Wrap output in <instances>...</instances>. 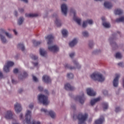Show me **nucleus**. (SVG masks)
<instances>
[{
	"label": "nucleus",
	"instance_id": "obj_23",
	"mask_svg": "<svg viewBox=\"0 0 124 124\" xmlns=\"http://www.w3.org/2000/svg\"><path fill=\"white\" fill-rule=\"evenodd\" d=\"M123 10L120 9H117L114 11V14H115V15H121V14H123Z\"/></svg>",
	"mask_w": 124,
	"mask_h": 124
},
{
	"label": "nucleus",
	"instance_id": "obj_52",
	"mask_svg": "<svg viewBox=\"0 0 124 124\" xmlns=\"http://www.w3.org/2000/svg\"><path fill=\"white\" fill-rule=\"evenodd\" d=\"M118 65H119V66H121V67H124V63L123 62H120L118 63Z\"/></svg>",
	"mask_w": 124,
	"mask_h": 124
},
{
	"label": "nucleus",
	"instance_id": "obj_45",
	"mask_svg": "<svg viewBox=\"0 0 124 124\" xmlns=\"http://www.w3.org/2000/svg\"><path fill=\"white\" fill-rule=\"evenodd\" d=\"M5 32H6V31H5L3 29L0 30V34H2V35L3 34H5Z\"/></svg>",
	"mask_w": 124,
	"mask_h": 124
},
{
	"label": "nucleus",
	"instance_id": "obj_4",
	"mask_svg": "<svg viewBox=\"0 0 124 124\" xmlns=\"http://www.w3.org/2000/svg\"><path fill=\"white\" fill-rule=\"evenodd\" d=\"M31 111L27 110V112L25 114V120L26 121V124H31Z\"/></svg>",
	"mask_w": 124,
	"mask_h": 124
},
{
	"label": "nucleus",
	"instance_id": "obj_7",
	"mask_svg": "<svg viewBox=\"0 0 124 124\" xmlns=\"http://www.w3.org/2000/svg\"><path fill=\"white\" fill-rule=\"evenodd\" d=\"M5 118L7 120H11L13 118V113L11 110H7L5 114Z\"/></svg>",
	"mask_w": 124,
	"mask_h": 124
},
{
	"label": "nucleus",
	"instance_id": "obj_5",
	"mask_svg": "<svg viewBox=\"0 0 124 124\" xmlns=\"http://www.w3.org/2000/svg\"><path fill=\"white\" fill-rule=\"evenodd\" d=\"M75 100H78L81 104H83L84 102H85V100H86V98L84 96V93H82L81 96H77L75 97Z\"/></svg>",
	"mask_w": 124,
	"mask_h": 124
},
{
	"label": "nucleus",
	"instance_id": "obj_64",
	"mask_svg": "<svg viewBox=\"0 0 124 124\" xmlns=\"http://www.w3.org/2000/svg\"><path fill=\"white\" fill-rule=\"evenodd\" d=\"M71 108H72V109H76V107L74 105L71 106Z\"/></svg>",
	"mask_w": 124,
	"mask_h": 124
},
{
	"label": "nucleus",
	"instance_id": "obj_19",
	"mask_svg": "<svg viewBox=\"0 0 124 124\" xmlns=\"http://www.w3.org/2000/svg\"><path fill=\"white\" fill-rule=\"evenodd\" d=\"M104 6H105V7H106V8L110 9L112 8L113 5H112V3H111L110 2H105Z\"/></svg>",
	"mask_w": 124,
	"mask_h": 124
},
{
	"label": "nucleus",
	"instance_id": "obj_29",
	"mask_svg": "<svg viewBox=\"0 0 124 124\" xmlns=\"http://www.w3.org/2000/svg\"><path fill=\"white\" fill-rule=\"evenodd\" d=\"M62 33L63 37H66V36H67L68 32L66 30L63 29V30H62Z\"/></svg>",
	"mask_w": 124,
	"mask_h": 124
},
{
	"label": "nucleus",
	"instance_id": "obj_31",
	"mask_svg": "<svg viewBox=\"0 0 124 124\" xmlns=\"http://www.w3.org/2000/svg\"><path fill=\"white\" fill-rule=\"evenodd\" d=\"M116 23H120L121 22H124V16H122L119 18L116 19Z\"/></svg>",
	"mask_w": 124,
	"mask_h": 124
},
{
	"label": "nucleus",
	"instance_id": "obj_40",
	"mask_svg": "<svg viewBox=\"0 0 124 124\" xmlns=\"http://www.w3.org/2000/svg\"><path fill=\"white\" fill-rule=\"evenodd\" d=\"M7 65L9 67H10V66H13V65H14V62H8L7 63Z\"/></svg>",
	"mask_w": 124,
	"mask_h": 124
},
{
	"label": "nucleus",
	"instance_id": "obj_2",
	"mask_svg": "<svg viewBox=\"0 0 124 124\" xmlns=\"http://www.w3.org/2000/svg\"><path fill=\"white\" fill-rule=\"evenodd\" d=\"M77 117L79 121L78 124H84V123L86 122V120L88 119V114L85 113L84 114H82L80 113Z\"/></svg>",
	"mask_w": 124,
	"mask_h": 124
},
{
	"label": "nucleus",
	"instance_id": "obj_55",
	"mask_svg": "<svg viewBox=\"0 0 124 124\" xmlns=\"http://www.w3.org/2000/svg\"><path fill=\"white\" fill-rule=\"evenodd\" d=\"M32 124H40V122H38V121H33L32 123Z\"/></svg>",
	"mask_w": 124,
	"mask_h": 124
},
{
	"label": "nucleus",
	"instance_id": "obj_10",
	"mask_svg": "<svg viewBox=\"0 0 124 124\" xmlns=\"http://www.w3.org/2000/svg\"><path fill=\"white\" fill-rule=\"evenodd\" d=\"M87 94L90 96H94L96 94V93L93 91V89L92 88H88L87 90Z\"/></svg>",
	"mask_w": 124,
	"mask_h": 124
},
{
	"label": "nucleus",
	"instance_id": "obj_39",
	"mask_svg": "<svg viewBox=\"0 0 124 124\" xmlns=\"http://www.w3.org/2000/svg\"><path fill=\"white\" fill-rule=\"evenodd\" d=\"M4 71L5 72H9V67L7 65L4 66Z\"/></svg>",
	"mask_w": 124,
	"mask_h": 124
},
{
	"label": "nucleus",
	"instance_id": "obj_9",
	"mask_svg": "<svg viewBox=\"0 0 124 124\" xmlns=\"http://www.w3.org/2000/svg\"><path fill=\"white\" fill-rule=\"evenodd\" d=\"M115 76L116 77L113 80V84L114 87H118V85L119 84V78L120 76L119 74H116Z\"/></svg>",
	"mask_w": 124,
	"mask_h": 124
},
{
	"label": "nucleus",
	"instance_id": "obj_28",
	"mask_svg": "<svg viewBox=\"0 0 124 124\" xmlns=\"http://www.w3.org/2000/svg\"><path fill=\"white\" fill-rule=\"evenodd\" d=\"M32 43L34 46H38L41 44V42L33 40L32 41Z\"/></svg>",
	"mask_w": 124,
	"mask_h": 124
},
{
	"label": "nucleus",
	"instance_id": "obj_18",
	"mask_svg": "<svg viewBox=\"0 0 124 124\" xmlns=\"http://www.w3.org/2000/svg\"><path fill=\"white\" fill-rule=\"evenodd\" d=\"M77 42H78V41H77V39L75 38L73 40V41L70 42L69 45L70 47H74V46H75V45L77 44Z\"/></svg>",
	"mask_w": 124,
	"mask_h": 124
},
{
	"label": "nucleus",
	"instance_id": "obj_24",
	"mask_svg": "<svg viewBox=\"0 0 124 124\" xmlns=\"http://www.w3.org/2000/svg\"><path fill=\"white\" fill-rule=\"evenodd\" d=\"M26 17H29V18H31L32 17H38L39 16L38 14H29L28 15H26Z\"/></svg>",
	"mask_w": 124,
	"mask_h": 124
},
{
	"label": "nucleus",
	"instance_id": "obj_17",
	"mask_svg": "<svg viewBox=\"0 0 124 124\" xmlns=\"http://www.w3.org/2000/svg\"><path fill=\"white\" fill-rule=\"evenodd\" d=\"M0 38L2 43L3 44L7 43V40L6 39L5 36H4L3 35L0 34Z\"/></svg>",
	"mask_w": 124,
	"mask_h": 124
},
{
	"label": "nucleus",
	"instance_id": "obj_12",
	"mask_svg": "<svg viewBox=\"0 0 124 124\" xmlns=\"http://www.w3.org/2000/svg\"><path fill=\"white\" fill-rule=\"evenodd\" d=\"M47 44L50 45V44H52L53 43V41H54V36L52 34L48 35L47 37Z\"/></svg>",
	"mask_w": 124,
	"mask_h": 124
},
{
	"label": "nucleus",
	"instance_id": "obj_38",
	"mask_svg": "<svg viewBox=\"0 0 124 124\" xmlns=\"http://www.w3.org/2000/svg\"><path fill=\"white\" fill-rule=\"evenodd\" d=\"M67 78H69V79H72L74 78V76L73 75L72 73L67 74Z\"/></svg>",
	"mask_w": 124,
	"mask_h": 124
},
{
	"label": "nucleus",
	"instance_id": "obj_6",
	"mask_svg": "<svg viewBox=\"0 0 124 124\" xmlns=\"http://www.w3.org/2000/svg\"><path fill=\"white\" fill-rule=\"evenodd\" d=\"M71 13H73L74 15L73 20L75 21L79 26H80L81 25V19L76 17V12L74 10H73V9L71 10Z\"/></svg>",
	"mask_w": 124,
	"mask_h": 124
},
{
	"label": "nucleus",
	"instance_id": "obj_1",
	"mask_svg": "<svg viewBox=\"0 0 124 124\" xmlns=\"http://www.w3.org/2000/svg\"><path fill=\"white\" fill-rule=\"evenodd\" d=\"M91 78L94 81H98V82H103L105 80V78L99 72L93 73L91 75Z\"/></svg>",
	"mask_w": 124,
	"mask_h": 124
},
{
	"label": "nucleus",
	"instance_id": "obj_13",
	"mask_svg": "<svg viewBox=\"0 0 124 124\" xmlns=\"http://www.w3.org/2000/svg\"><path fill=\"white\" fill-rule=\"evenodd\" d=\"M93 20L87 19V21H83L82 27L83 28H86L88 24H89V25H93Z\"/></svg>",
	"mask_w": 124,
	"mask_h": 124
},
{
	"label": "nucleus",
	"instance_id": "obj_49",
	"mask_svg": "<svg viewBox=\"0 0 124 124\" xmlns=\"http://www.w3.org/2000/svg\"><path fill=\"white\" fill-rule=\"evenodd\" d=\"M41 112H43L44 113H47V109L42 108L41 109Z\"/></svg>",
	"mask_w": 124,
	"mask_h": 124
},
{
	"label": "nucleus",
	"instance_id": "obj_48",
	"mask_svg": "<svg viewBox=\"0 0 124 124\" xmlns=\"http://www.w3.org/2000/svg\"><path fill=\"white\" fill-rule=\"evenodd\" d=\"M121 111V108L119 107H117L115 108V112L118 113V112H120Z\"/></svg>",
	"mask_w": 124,
	"mask_h": 124
},
{
	"label": "nucleus",
	"instance_id": "obj_30",
	"mask_svg": "<svg viewBox=\"0 0 124 124\" xmlns=\"http://www.w3.org/2000/svg\"><path fill=\"white\" fill-rule=\"evenodd\" d=\"M18 48H20L21 51L23 52V51H25V46L23 44H19L17 45Z\"/></svg>",
	"mask_w": 124,
	"mask_h": 124
},
{
	"label": "nucleus",
	"instance_id": "obj_47",
	"mask_svg": "<svg viewBox=\"0 0 124 124\" xmlns=\"http://www.w3.org/2000/svg\"><path fill=\"white\" fill-rule=\"evenodd\" d=\"M13 72H14V73H15V74H17V73H18V72H19V70H18L17 68H15L14 69Z\"/></svg>",
	"mask_w": 124,
	"mask_h": 124
},
{
	"label": "nucleus",
	"instance_id": "obj_3",
	"mask_svg": "<svg viewBox=\"0 0 124 124\" xmlns=\"http://www.w3.org/2000/svg\"><path fill=\"white\" fill-rule=\"evenodd\" d=\"M39 103H42L43 105H47V98L44 94H41L38 96Z\"/></svg>",
	"mask_w": 124,
	"mask_h": 124
},
{
	"label": "nucleus",
	"instance_id": "obj_44",
	"mask_svg": "<svg viewBox=\"0 0 124 124\" xmlns=\"http://www.w3.org/2000/svg\"><path fill=\"white\" fill-rule=\"evenodd\" d=\"M82 34L83 36H85V37H88V36H89V33L87 31L83 32Z\"/></svg>",
	"mask_w": 124,
	"mask_h": 124
},
{
	"label": "nucleus",
	"instance_id": "obj_21",
	"mask_svg": "<svg viewBox=\"0 0 124 124\" xmlns=\"http://www.w3.org/2000/svg\"><path fill=\"white\" fill-rule=\"evenodd\" d=\"M40 55L42 57H45V55H46V51L44 48H40Z\"/></svg>",
	"mask_w": 124,
	"mask_h": 124
},
{
	"label": "nucleus",
	"instance_id": "obj_56",
	"mask_svg": "<svg viewBox=\"0 0 124 124\" xmlns=\"http://www.w3.org/2000/svg\"><path fill=\"white\" fill-rule=\"evenodd\" d=\"M38 89L40 92H42V91H43V90H44V88L41 86H39Z\"/></svg>",
	"mask_w": 124,
	"mask_h": 124
},
{
	"label": "nucleus",
	"instance_id": "obj_11",
	"mask_svg": "<svg viewBox=\"0 0 124 124\" xmlns=\"http://www.w3.org/2000/svg\"><path fill=\"white\" fill-rule=\"evenodd\" d=\"M15 110L16 113H20L22 111V107L21 105L18 103L15 104Z\"/></svg>",
	"mask_w": 124,
	"mask_h": 124
},
{
	"label": "nucleus",
	"instance_id": "obj_62",
	"mask_svg": "<svg viewBox=\"0 0 124 124\" xmlns=\"http://www.w3.org/2000/svg\"><path fill=\"white\" fill-rule=\"evenodd\" d=\"M15 15L16 16H18V12H17L16 11H15Z\"/></svg>",
	"mask_w": 124,
	"mask_h": 124
},
{
	"label": "nucleus",
	"instance_id": "obj_51",
	"mask_svg": "<svg viewBox=\"0 0 124 124\" xmlns=\"http://www.w3.org/2000/svg\"><path fill=\"white\" fill-rule=\"evenodd\" d=\"M47 84L48 83H51V78H50V77H47Z\"/></svg>",
	"mask_w": 124,
	"mask_h": 124
},
{
	"label": "nucleus",
	"instance_id": "obj_34",
	"mask_svg": "<svg viewBox=\"0 0 124 124\" xmlns=\"http://www.w3.org/2000/svg\"><path fill=\"white\" fill-rule=\"evenodd\" d=\"M5 34L6 36H7V37L8 38L11 39V38H13V36L12 35V34L9 33L8 32H5Z\"/></svg>",
	"mask_w": 124,
	"mask_h": 124
},
{
	"label": "nucleus",
	"instance_id": "obj_50",
	"mask_svg": "<svg viewBox=\"0 0 124 124\" xmlns=\"http://www.w3.org/2000/svg\"><path fill=\"white\" fill-rule=\"evenodd\" d=\"M18 11L19 12H20V13H23L24 11V9L20 8L18 9Z\"/></svg>",
	"mask_w": 124,
	"mask_h": 124
},
{
	"label": "nucleus",
	"instance_id": "obj_32",
	"mask_svg": "<svg viewBox=\"0 0 124 124\" xmlns=\"http://www.w3.org/2000/svg\"><path fill=\"white\" fill-rule=\"evenodd\" d=\"M73 63L76 65V68H78V69H79V68H81V66L79 65V63L78 62H77V61H74Z\"/></svg>",
	"mask_w": 124,
	"mask_h": 124
},
{
	"label": "nucleus",
	"instance_id": "obj_41",
	"mask_svg": "<svg viewBox=\"0 0 124 124\" xmlns=\"http://www.w3.org/2000/svg\"><path fill=\"white\" fill-rule=\"evenodd\" d=\"M42 80L45 83H47V76L46 75H44L43 76Z\"/></svg>",
	"mask_w": 124,
	"mask_h": 124
},
{
	"label": "nucleus",
	"instance_id": "obj_20",
	"mask_svg": "<svg viewBox=\"0 0 124 124\" xmlns=\"http://www.w3.org/2000/svg\"><path fill=\"white\" fill-rule=\"evenodd\" d=\"M100 100V97H98L95 99H93L91 100L90 102V104H91L92 106H93L94 104H95L96 102H97V101H99Z\"/></svg>",
	"mask_w": 124,
	"mask_h": 124
},
{
	"label": "nucleus",
	"instance_id": "obj_43",
	"mask_svg": "<svg viewBox=\"0 0 124 124\" xmlns=\"http://www.w3.org/2000/svg\"><path fill=\"white\" fill-rule=\"evenodd\" d=\"M31 59H32L34 61H36L38 59V57H37L36 55H31Z\"/></svg>",
	"mask_w": 124,
	"mask_h": 124
},
{
	"label": "nucleus",
	"instance_id": "obj_42",
	"mask_svg": "<svg viewBox=\"0 0 124 124\" xmlns=\"http://www.w3.org/2000/svg\"><path fill=\"white\" fill-rule=\"evenodd\" d=\"M32 77L33 81H34V82H38V78H36V77H35V76H33V75H32Z\"/></svg>",
	"mask_w": 124,
	"mask_h": 124
},
{
	"label": "nucleus",
	"instance_id": "obj_60",
	"mask_svg": "<svg viewBox=\"0 0 124 124\" xmlns=\"http://www.w3.org/2000/svg\"><path fill=\"white\" fill-rule=\"evenodd\" d=\"M12 82L13 84H17V82L16 81V80H15L14 79H12Z\"/></svg>",
	"mask_w": 124,
	"mask_h": 124
},
{
	"label": "nucleus",
	"instance_id": "obj_16",
	"mask_svg": "<svg viewBox=\"0 0 124 124\" xmlns=\"http://www.w3.org/2000/svg\"><path fill=\"white\" fill-rule=\"evenodd\" d=\"M104 117L102 116H101L100 118L96 120L95 121V124H102L104 122Z\"/></svg>",
	"mask_w": 124,
	"mask_h": 124
},
{
	"label": "nucleus",
	"instance_id": "obj_37",
	"mask_svg": "<svg viewBox=\"0 0 124 124\" xmlns=\"http://www.w3.org/2000/svg\"><path fill=\"white\" fill-rule=\"evenodd\" d=\"M103 25L105 28H110V23H107V22H104L103 23Z\"/></svg>",
	"mask_w": 124,
	"mask_h": 124
},
{
	"label": "nucleus",
	"instance_id": "obj_25",
	"mask_svg": "<svg viewBox=\"0 0 124 124\" xmlns=\"http://www.w3.org/2000/svg\"><path fill=\"white\" fill-rule=\"evenodd\" d=\"M48 114L52 119H55V118H56V113L52 110L48 111Z\"/></svg>",
	"mask_w": 124,
	"mask_h": 124
},
{
	"label": "nucleus",
	"instance_id": "obj_8",
	"mask_svg": "<svg viewBox=\"0 0 124 124\" xmlns=\"http://www.w3.org/2000/svg\"><path fill=\"white\" fill-rule=\"evenodd\" d=\"M61 10L62 14H63L65 16H66L67 14V6L65 4H62L61 5Z\"/></svg>",
	"mask_w": 124,
	"mask_h": 124
},
{
	"label": "nucleus",
	"instance_id": "obj_33",
	"mask_svg": "<svg viewBox=\"0 0 124 124\" xmlns=\"http://www.w3.org/2000/svg\"><path fill=\"white\" fill-rule=\"evenodd\" d=\"M103 107L104 111L107 110V109H108V104L107 103H103Z\"/></svg>",
	"mask_w": 124,
	"mask_h": 124
},
{
	"label": "nucleus",
	"instance_id": "obj_36",
	"mask_svg": "<svg viewBox=\"0 0 124 124\" xmlns=\"http://www.w3.org/2000/svg\"><path fill=\"white\" fill-rule=\"evenodd\" d=\"M122 54L120 52H117L116 54L115 57L116 59H122Z\"/></svg>",
	"mask_w": 124,
	"mask_h": 124
},
{
	"label": "nucleus",
	"instance_id": "obj_58",
	"mask_svg": "<svg viewBox=\"0 0 124 124\" xmlns=\"http://www.w3.org/2000/svg\"><path fill=\"white\" fill-rule=\"evenodd\" d=\"M103 93H104V95H106V94H108V91L105 90L103 92Z\"/></svg>",
	"mask_w": 124,
	"mask_h": 124
},
{
	"label": "nucleus",
	"instance_id": "obj_35",
	"mask_svg": "<svg viewBox=\"0 0 124 124\" xmlns=\"http://www.w3.org/2000/svg\"><path fill=\"white\" fill-rule=\"evenodd\" d=\"M65 68H69V69H70L71 70L72 69H75V67H70L68 64H65L64 65Z\"/></svg>",
	"mask_w": 124,
	"mask_h": 124
},
{
	"label": "nucleus",
	"instance_id": "obj_46",
	"mask_svg": "<svg viewBox=\"0 0 124 124\" xmlns=\"http://www.w3.org/2000/svg\"><path fill=\"white\" fill-rule=\"evenodd\" d=\"M19 119L24 122V116H23V113H20L19 115Z\"/></svg>",
	"mask_w": 124,
	"mask_h": 124
},
{
	"label": "nucleus",
	"instance_id": "obj_53",
	"mask_svg": "<svg viewBox=\"0 0 124 124\" xmlns=\"http://www.w3.org/2000/svg\"><path fill=\"white\" fill-rule=\"evenodd\" d=\"M93 42H91L89 43V47H90V48H93Z\"/></svg>",
	"mask_w": 124,
	"mask_h": 124
},
{
	"label": "nucleus",
	"instance_id": "obj_57",
	"mask_svg": "<svg viewBox=\"0 0 124 124\" xmlns=\"http://www.w3.org/2000/svg\"><path fill=\"white\" fill-rule=\"evenodd\" d=\"M3 78V75L2 74V72H0V79H2Z\"/></svg>",
	"mask_w": 124,
	"mask_h": 124
},
{
	"label": "nucleus",
	"instance_id": "obj_59",
	"mask_svg": "<svg viewBox=\"0 0 124 124\" xmlns=\"http://www.w3.org/2000/svg\"><path fill=\"white\" fill-rule=\"evenodd\" d=\"M23 91H24V90L22 89H20L18 90V93H23Z\"/></svg>",
	"mask_w": 124,
	"mask_h": 124
},
{
	"label": "nucleus",
	"instance_id": "obj_26",
	"mask_svg": "<svg viewBox=\"0 0 124 124\" xmlns=\"http://www.w3.org/2000/svg\"><path fill=\"white\" fill-rule=\"evenodd\" d=\"M55 24L57 25V27H61L62 26V23H61V20L59 19L58 16H56Z\"/></svg>",
	"mask_w": 124,
	"mask_h": 124
},
{
	"label": "nucleus",
	"instance_id": "obj_54",
	"mask_svg": "<svg viewBox=\"0 0 124 124\" xmlns=\"http://www.w3.org/2000/svg\"><path fill=\"white\" fill-rule=\"evenodd\" d=\"M75 55V53H72L70 54V55H69L70 58H73V57H74Z\"/></svg>",
	"mask_w": 124,
	"mask_h": 124
},
{
	"label": "nucleus",
	"instance_id": "obj_27",
	"mask_svg": "<svg viewBox=\"0 0 124 124\" xmlns=\"http://www.w3.org/2000/svg\"><path fill=\"white\" fill-rule=\"evenodd\" d=\"M26 77H28V73L26 72H24L23 73L22 77L21 75L18 76L19 79H20L21 80H22V79H23V78H26Z\"/></svg>",
	"mask_w": 124,
	"mask_h": 124
},
{
	"label": "nucleus",
	"instance_id": "obj_14",
	"mask_svg": "<svg viewBox=\"0 0 124 124\" xmlns=\"http://www.w3.org/2000/svg\"><path fill=\"white\" fill-rule=\"evenodd\" d=\"M48 49L51 52H53V53H56L59 51V47L57 46H53L48 47Z\"/></svg>",
	"mask_w": 124,
	"mask_h": 124
},
{
	"label": "nucleus",
	"instance_id": "obj_15",
	"mask_svg": "<svg viewBox=\"0 0 124 124\" xmlns=\"http://www.w3.org/2000/svg\"><path fill=\"white\" fill-rule=\"evenodd\" d=\"M64 88L66 91H74V87L71 86L69 83H67L64 85Z\"/></svg>",
	"mask_w": 124,
	"mask_h": 124
},
{
	"label": "nucleus",
	"instance_id": "obj_63",
	"mask_svg": "<svg viewBox=\"0 0 124 124\" xmlns=\"http://www.w3.org/2000/svg\"><path fill=\"white\" fill-rule=\"evenodd\" d=\"M13 31H14L15 34L16 35H17V31H16V30H13Z\"/></svg>",
	"mask_w": 124,
	"mask_h": 124
},
{
	"label": "nucleus",
	"instance_id": "obj_61",
	"mask_svg": "<svg viewBox=\"0 0 124 124\" xmlns=\"http://www.w3.org/2000/svg\"><path fill=\"white\" fill-rule=\"evenodd\" d=\"M33 64H34V66H38V63L37 62H34Z\"/></svg>",
	"mask_w": 124,
	"mask_h": 124
},
{
	"label": "nucleus",
	"instance_id": "obj_22",
	"mask_svg": "<svg viewBox=\"0 0 124 124\" xmlns=\"http://www.w3.org/2000/svg\"><path fill=\"white\" fill-rule=\"evenodd\" d=\"M24 20H25V19L24 18V17H23V16L20 17L17 20V25H18V26H21V25L23 24Z\"/></svg>",
	"mask_w": 124,
	"mask_h": 124
}]
</instances>
